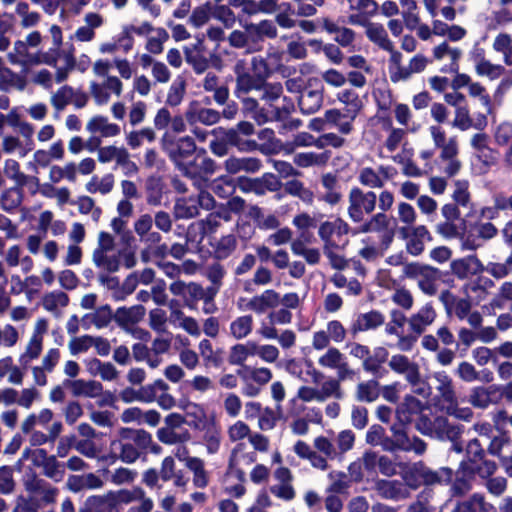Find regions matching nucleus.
<instances>
[{"instance_id": "obj_1", "label": "nucleus", "mask_w": 512, "mask_h": 512, "mask_svg": "<svg viewBox=\"0 0 512 512\" xmlns=\"http://www.w3.org/2000/svg\"><path fill=\"white\" fill-rule=\"evenodd\" d=\"M497 470V464L486 458L485 450L477 438L470 440L466 446L464 459L456 471L452 469L450 492L453 497L465 496L473 487L476 475L481 478L492 476Z\"/></svg>"}, {"instance_id": "obj_2", "label": "nucleus", "mask_w": 512, "mask_h": 512, "mask_svg": "<svg viewBox=\"0 0 512 512\" xmlns=\"http://www.w3.org/2000/svg\"><path fill=\"white\" fill-rule=\"evenodd\" d=\"M452 475L450 467L432 470L423 461H418L404 471L402 478L409 488L416 490L422 485H447L451 482Z\"/></svg>"}, {"instance_id": "obj_3", "label": "nucleus", "mask_w": 512, "mask_h": 512, "mask_svg": "<svg viewBox=\"0 0 512 512\" xmlns=\"http://www.w3.org/2000/svg\"><path fill=\"white\" fill-rule=\"evenodd\" d=\"M404 277L415 279L420 277L418 281L419 288L427 295L436 294V281L441 277V271L433 266L421 264L419 262L407 263L403 270Z\"/></svg>"}, {"instance_id": "obj_4", "label": "nucleus", "mask_w": 512, "mask_h": 512, "mask_svg": "<svg viewBox=\"0 0 512 512\" xmlns=\"http://www.w3.org/2000/svg\"><path fill=\"white\" fill-rule=\"evenodd\" d=\"M216 162L210 158L204 148H199L189 160L184 162L178 170L190 179L206 180L216 170Z\"/></svg>"}, {"instance_id": "obj_5", "label": "nucleus", "mask_w": 512, "mask_h": 512, "mask_svg": "<svg viewBox=\"0 0 512 512\" xmlns=\"http://www.w3.org/2000/svg\"><path fill=\"white\" fill-rule=\"evenodd\" d=\"M348 215L354 223L364 219V213L371 214L376 207L377 196L373 191L364 192L359 187H352L349 192Z\"/></svg>"}, {"instance_id": "obj_6", "label": "nucleus", "mask_w": 512, "mask_h": 512, "mask_svg": "<svg viewBox=\"0 0 512 512\" xmlns=\"http://www.w3.org/2000/svg\"><path fill=\"white\" fill-rule=\"evenodd\" d=\"M162 141L163 149L177 169L199 150L195 140L190 136H184L178 139H167L166 136H164Z\"/></svg>"}, {"instance_id": "obj_7", "label": "nucleus", "mask_w": 512, "mask_h": 512, "mask_svg": "<svg viewBox=\"0 0 512 512\" xmlns=\"http://www.w3.org/2000/svg\"><path fill=\"white\" fill-rule=\"evenodd\" d=\"M307 87L310 88L298 99V106L302 114L310 115L317 112L323 104L324 87L318 78H309Z\"/></svg>"}, {"instance_id": "obj_8", "label": "nucleus", "mask_w": 512, "mask_h": 512, "mask_svg": "<svg viewBox=\"0 0 512 512\" xmlns=\"http://www.w3.org/2000/svg\"><path fill=\"white\" fill-rule=\"evenodd\" d=\"M222 184L231 187L233 190L237 186L243 193L253 192L256 195H263V189L260 177L258 178H250L247 176H239L236 180V184L234 180L229 176H220L214 181V191L219 194V190L222 189Z\"/></svg>"}, {"instance_id": "obj_9", "label": "nucleus", "mask_w": 512, "mask_h": 512, "mask_svg": "<svg viewBox=\"0 0 512 512\" xmlns=\"http://www.w3.org/2000/svg\"><path fill=\"white\" fill-rule=\"evenodd\" d=\"M389 367L397 374H404L408 383L417 386L421 381L419 366L411 362L409 358L402 354L393 355L389 361Z\"/></svg>"}, {"instance_id": "obj_10", "label": "nucleus", "mask_w": 512, "mask_h": 512, "mask_svg": "<svg viewBox=\"0 0 512 512\" xmlns=\"http://www.w3.org/2000/svg\"><path fill=\"white\" fill-rule=\"evenodd\" d=\"M408 423L400 422L397 420L390 430L392 437L385 438L383 442V450L388 452L406 451L409 452L408 439L409 436L406 431Z\"/></svg>"}, {"instance_id": "obj_11", "label": "nucleus", "mask_w": 512, "mask_h": 512, "mask_svg": "<svg viewBox=\"0 0 512 512\" xmlns=\"http://www.w3.org/2000/svg\"><path fill=\"white\" fill-rule=\"evenodd\" d=\"M452 273L458 279H466L469 274H479L484 271V265L476 254L455 259L450 263Z\"/></svg>"}, {"instance_id": "obj_12", "label": "nucleus", "mask_w": 512, "mask_h": 512, "mask_svg": "<svg viewBox=\"0 0 512 512\" xmlns=\"http://www.w3.org/2000/svg\"><path fill=\"white\" fill-rule=\"evenodd\" d=\"M279 303V293L273 289H267L261 295L252 297L247 303L246 309L262 314L269 308L277 307Z\"/></svg>"}, {"instance_id": "obj_13", "label": "nucleus", "mask_w": 512, "mask_h": 512, "mask_svg": "<svg viewBox=\"0 0 512 512\" xmlns=\"http://www.w3.org/2000/svg\"><path fill=\"white\" fill-rule=\"evenodd\" d=\"M4 173L6 176L15 181L16 185L25 186L29 182H34V188L31 195L38 193L39 178L36 176L26 175L20 171V164L14 159H7L5 161Z\"/></svg>"}, {"instance_id": "obj_14", "label": "nucleus", "mask_w": 512, "mask_h": 512, "mask_svg": "<svg viewBox=\"0 0 512 512\" xmlns=\"http://www.w3.org/2000/svg\"><path fill=\"white\" fill-rule=\"evenodd\" d=\"M244 29L251 36V43H258L264 38L274 39L277 37V27L271 20H261L258 24L247 23Z\"/></svg>"}, {"instance_id": "obj_15", "label": "nucleus", "mask_w": 512, "mask_h": 512, "mask_svg": "<svg viewBox=\"0 0 512 512\" xmlns=\"http://www.w3.org/2000/svg\"><path fill=\"white\" fill-rule=\"evenodd\" d=\"M218 133L224 134L229 147H235L239 152H253L258 149L259 145L255 140L243 138V135L233 128L218 127Z\"/></svg>"}, {"instance_id": "obj_16", "label": "nucleus", "mask_w": 512, "mask_h": 512, "mask_svg": "<svg viewBox=\"0 0 512 512\" xmlns=\"http://www.w3.org/2000/svg\"><path fill=\"white\" fill-rule=\"evenodd\" d=\"M166 185L160 175H150L145 181L146 202L150 206H159L162 203Z\"/></svg>"}, {"instance_id": "obj_17", "label": "nucleus", "mask_w": 512, "mask_h": 512, "mask_svg": "<svg viewBox=\"0 0 512 512\" xmlns=\"http://www.w3.org/2000/svg\"><path fill=\"white\" fill-rule=\"evenodd\" d=\"M385 322L384 315L378 310H371L360 314L351 325V332L355 335L358 332L376 329Z\"/></svg>"}, {"instance_id": "obj_18", "label": "nucleus", "mask_w": 512, "mask_h": 512, "mask_svg": "<svg viewBox=\"0 0 512 512\" xmlns=\"http://www.w3.org/2000/svg\"><path fill=\"white\" fill-rule=\"evenodd\" d=\"M224 165L229 174H237L240 171L255 173L262 167V162L256 157H229L225 160Z\"/></svg>"}, {"instance_id": "obj_19", "label": "nucleus", "mask_w": 512, "mask_h": 512, "mask_svg": "<svg viewBox=\"0 0 512 512\" xmlns=\"http://www.w3.org/2000/svg\"><path fill=\"white\" fill-rule=\"evenodd\" d=\"M65 386H70L74 396H85L94 398L102 393L103 386L95 380L85 381L83 379L64 381Z\"/></svg>"}, {"instance_id": "obj_20", "label": "nucleus", "mask_w": 512, "mask_h": 512, "mask_svg": "<svg viewBox=\"0 0 512 512\" xmlns=\"http://www.w3.org/2000/svg\"><path fill=\"white\" fill-rule=\"evenodd\" d=\"M423 409L422 402L413 395H406L402 403L396 408V418L400 422L410 424L413 415L420 414Z\"/></svg>"}, {"instance_id": "obj_21", "label": "nucleus", "mask_w": 512, "mask_h": 512, "mask_svg": "<svg viewBox=\"0 0 512 512\" xmlns=\"http://www.w3.org/2000/svg\"><path fill=\"white\" fill-rule=\"evenodd\" d=\"M146 309L143 305L138 304L130 308L125 306L117 308L114 314V320L122 327H127L128 324H136L145 316Z\"/></svg>"}, {"instance_id": "obj_22", "label": "nucleus", "mask_w": 512, "mask_h": 512, "mask_svg": "<svg viewBox=\"0 0 512 512\" xmlns=\"http://www.w3.org/2000/svg\"><path fill=\"white\" fill-rule=\"evenodd\" d=\"M436 318V312L431 303H426L416 314L409 319V325L413 332L421 335L425 327L430 325Z\"/></svg>"}, {"instance_id": "obj_23", "label": "nucleus", "mask_w": 512, "mask_h": 512, "mask_svg": "<svg viewBox=\"0 0 512 512\" xmlns=\"http://www.w3.org/2000/svg\"><path fill=\"white\" fill-rule=\"evenodd\" d=\"M378 494L384 499L399 500L405 497L404 485L397 480L381 479L376 482Z\"/></svg>"}, {"instance_id": "obj_24", "label": "nucleus", "mask_w": 512, "mask_h": 512, "mask_svg": "<svg viewBox=\"0 0 512 512\" xmlns=\"http://www.w3.org/2000/svg\"><path fill=\"white\" fill-rule=\"evenodd\" d=\"M23 187L15 185L3 191L1 195V208L4 211L12 213L22 204L24 199Z\"/></svg>"}, {"instance_id": "obj_25", "label": "nucleus", "mask_w": 512, "mask_h": 512, "mask_svg": "<svg viewBox=\"0 0 512 512\" xmlns=\"http://www.w3.org/2000/svg\"><path fill=\"white\" fill-rule=\"evenodd\" d=\"M213 248V257L218 260L227 259L236 249L237 247V239L235 235L228 234L222 236L219 240H217L214 244L210 243Z\"/></svg>"}, {"instance_id": "obj_26", "label": "nucleus", "mask_w": 512, "mask_h": 512, "mask_svg": "<svg viewBox=\"0 0 512 512\" xmlns=\"http://www.w3.org/2000/svg\"><path fill=\"white\" fill-rule=\"evenodd\" d=\"M86 505L90 506L94 512H116L113 491L105 495H92L86 499Z\"/></svg>"}, {"instance_id": "obj_27", "label": "nucleus", "mask_w": 512, "mask_h": 512, "mask_svg": "<svg viewBox=\"0 0 512 512\" xmlns=\"http://www.w3.org/2000/svg\"><path fill=\"white\" fill-rule=\"evenodd\" d=\"M366 36L383 50H391L392 42L389 40L386 30L380 23H372L367 26Z\"/></svg>"}, {"instance_id": "obj_28", "label": "nucleus", "mask_w": 512, "mask_h": 512, "mask_svg": "<svg viewBox=\"0 0 512 512\" xmlns=\"http://www.w3.org/2000/svg\"><path fill=\"white\" fill-rule=\"evenodd\" d=\"M110 448L112 450L119 449L120 452L118 457H120V460L126 464L136 462L141 455L140 450L136 446L129 442L123 443L121 440H112Z\"/></svg>"}, {"instance_id": "obj_29", "label": "nucleus", "mask_w": 512, "mask_h": 512, "mask_svg": "<svg viewBox=\"0 0 512 512\" xmlns=\"http://www.w3.org/2000/svg\"><path fill=\"white\" fill-rule=\"evenodd\" d=\"M265 83L249 72L238 73L236 77V93H248L251 90H262Z\"/></svg>"}, {"instance_id": "obj_30", "label": "nucleus", "mask_w": 512, "mask_h": 512, "mask_svg": "<svg viewBox=\"0 0 512 512\" xmlns=\"http://www.w3.org/2000/svg\"><path fill=\"white\" fill-rule=\"evenodd\" d=\"M199 430L204 431L203 439L209 453L214 454L220 447V432L214 421L203 424Z\"/></svg>"}, {"instance_id": "obj_31", "label": "nucleus", "mask_w": 512, "mask_h": 512, "mask_svg": "<svg viewBox=\"0 0 512 512\" xmlns=\"http://www.w3.org/2000/svg\"><path fill=\"white\" fill-rule=\"evenodd\" d=\"M436 423L437 431L444 433L451 442L459 440L464 432L462 424H450L446 417H436Z\"/></svg>"}, {"instance_id": "obj_32", "label": "nucleus", "mask_w": 512, "mask_h": 512, "mask_svg": "<svg viewBox=\"0 0 512 512\" xmlns=\"http://www.w3.org/2000/svg\"><path fill=\"white\" fill-rule=\"evenodd\" d=\"M253 327V318L251 315H244L236 318L230 324L231 335L236 339H242L249 335Z\"/></svg>"}, {"instance_id": "obj_33", "label": "nucleus", "mask_w": 512, "mask_h": 512, "mask_svg": "<svg viewBox=\"0 0 512 512\" xmlns=\"http://www.w3.org/2000/svg\"><path fill=\"white\" fill-rule=\"evenodd\" d=\"M114 238L111 234L105 231H101L98 236V247L93 251L92 259L94 264H100L103 259V255L113 250Z\"/></svg>"}, {"instance_id": "obj_34", "label": "nucleus", "mask_w": 512, "mask_h": 512, "mask_svg": "<svg viewBox=\"0 0 512 512\" xmlns=\"http://www.w3.org/2000/svg\"><path fill=\"white\" fill-rule=\"evenodd\" d=\"M145 491L141 487H133L132 490L120 489L113 491V498L116 507L119 504H129L138 499H143Z\"/></svg>"}, {"instance_id": "obj_35", "label": "nucleus", "mask_w": 512, "mask_h": 512, "mask_svg": "<svg viewBox=\"0 0 512 512\" xmlns=\"http://www.w3.org/2000/svg\"><path fill=\"white\" fill-rule=\"evenodd\" d=\"M337 98L340 102L351 106L350 109H347V112L351 113L350 119L353 121L362 107L358 94L347 89L339 92Z\"/></svg>"}, {"instance_id": "obj_36", "label": "nucleus", "mask_w": 512, "mask_h": 512, "mask_svg": "<svg viewBox=\"0 0 512 512\" xmlns=\"http://www.w3.org/2000/svg\"><path fill=\"white\" fill-rule=\"evenodd\" d=\"M379 397L378 382L369 380L357 386V399L359 401L373 402Z\"/></svg>"}, {"instance_id": "obj_37", "label": "nucleus", "mask_w": 512, "mask_h": 512, "mask_svg": "<svg viewBox=\"0 0 512 512\" xmlns=\"http://www.w3.org/2000/svg\"><path fill=\"white\" fill-rule=\"evenodd\" d=\"M212 15V5L210 1L197 6L190 15L189 22L196 28L203 26L208 22Z\"/></svg>"}, {"instance_id": "obj_38", "label": "nucleus", "mask_w": 512, "mask_h": 512, "mask_svg": "<svg viewBox=\"0 0 512 512\" xmlns=\"http://www.w3.org/2000/svg\"><path fill=\"white\" fill-rule=\"evenodd\" d=\"M42 342V336L32 335L27 345L26 352L20 356L19 361L23 365H26L30 360L38 358L42 351Z\"/></svg>"}, {"instance_id": "obj_39", "label": "nucleus", "mask_w": 512, "mask_h": 512, "mask_svg": "<svg viewBox=\"0 0 512 512\" xmlns=\"http://www.w3.org/2000/svg\"><path fill=\"white\" fill-rule=\"evenodd\" d=\"M186 82L181 79L179 82L175 80L168 91L166 104L171 107L180 105L185 95Z\"/></svg>"}, {"instance_id": "obj_40", "label": "nucleus", "mask_w": 512, "mask_h": 512, "mask_svg": "<svg viewBox=\"0 0 512 512\" xmlns=\"http://www.w3.org/2000/svg\"><path fill=\"white\" fill-rule=\"evenodd\" d=\"M319 394V402H324L327 398L334 396L336 399H341L343 397V393L340 388L339 380L330 379L325 381L321 389L318 390Z\"/></svg>"}, {"instance_id": "obj_41", "label": "nucleus", "mask_w": 512, "mask_h": 512, "mask_svg": "<svg viewBox=\"0 0 512 512\" xmlns=\"http://www.w3.org/2000/svg\"><path fill=\"white\" fill-rule=\"evenodd\" d=\"M74 96V89L69 85L60 87L57 92L52 96V105L57 110H63L71 101Z\"/></svg>"}, {"instance_id": "obj_42", "label": "nucleus", "mask_w": 512, "mask_h": 512, "mask_svg": "<svg viewBox=\"0 0 512 512\" xmlns=\"http://www.w3.org/2000/svg\"><path fill=\"white\" fill-rule=\"evenodd\" d=\"M358 180L362 185L370 188H381L384 186L383 180L371 167L362 168Z\"/></svg>"}, {"instance_id": "obj_43", "label": "nucleus", "mask_w": 512, "mask_h": 512, "mask_svg": "<svg viewBox=\"0 0 512 512\" xmlns=\"http://www.w3.org/2000/svg\"><path fill=\"white\" fill-rule=\"evenodd\" d=\"M15 489L13 468L8 465L0 467V494L8 495Z\"/></svg>"}, {"instance_id": "obj_44", "label": "nucleus", "mask_w": 512, "mask_h": 512, "mask_svg": "<svg viewBox=\"0 0 512 512\" xmlns=\"http://www.w3.org/2000/svg\"><path fill=\"white\" fill-rule=\"evenodd\" d=\"M512 440L507 432H502L499 436H495L491 439L490 444L488 446V453L499 457H505L506 455H502L501 451L505 446L511 445Z\"/></svg>"}, {"instance_id": "obj_45", "label": "nucleus", "mask_w": 512, "mask_h": 512, "mask_svg": "<svg viewBox=\"0 0 512 512\" xmlns=\"http://www.w3.org/2000/svg\"><path fill=\"white\" fill-rule=\"evenodd\" d=\"M212 134L215 138L209 144L211 152L218 157L226 156L229 153V145L224 134L218 133V127L213 129Z\"/></svg>"}, {"instance_id": "obj_46", "label": "nucleus", "mask_w": 512, "mask_h": 512, "mask_svg": "<svg viewBox=\"0 0 512 512\" xmlns=\"http://www.w3.org/2000/svg\"><path fill=\"white\" fill-rule=\"evenodd\" d=\"M212 16L221 21L226 28H231L236 22V17L231 8L227 5H216Z\"/></svg>"}, {"instance_id": "obj_47", "label": "nucleus", "mask_w": 512, "mask_h": 512, "mask_svg": "<svg viewBox=\"0 0 512 512\" xmlns=\"http://www.w3.org/2000/svg\"><path fill=\"white\" fill-rule=\"evenodd\" d=\"M251 70V74L258 77L264 83L267 81V79L270 77L272 73L267 61L260 56H255L252 58Z\"/></svg>"}, {"instance_id": "obj_48", "label": "nucleus", "mask_w": 512, "mask_h": 512, "mask_svg": "<svg viewBox=\"0 0 512 512\" xmlns=\"http://www.w3.org/2000/svg\"><path fill=\"white\" fill-rule=\"evenodd\" d=\"M467 498L472 504L474 512H499L498 507L487 502L485 496L481 493H474Z\"/></svg>"}, {"instance_id": "obj_49", "label": "nucleus", "mask_w": 512, "mask_h": 512, "mask_svg": "<svg viewBox=\"0 0 512 512\" xmlns=\"http://www.w3.org/2000/svg\"><path fill=\"white\" fill-rule=\"evenodd\" d=\"M113 318L114 315L112 314L111 306L109 304H105L96 310L93 315L92 322L98 329H101L106 327Z\"/></svg>"}, {"instance_id": "obj_50", "label": "nucleus", "mask_w": 512, "mask_h": 512, "mask_svg": "<svg viewBox=\"0 0 512 512\" xmlns=\"http://www.w3.org/2000/svg\"><path fill=\"white\" fill-rule=\"evenodd\" d=\"M343 360V354L339 351V349L335 347H330L327 352L322 355L318 362L323 367H328L331 369H335Z\"/></svg>"}, {"instance_id": "obj_51", "label": "nucleus", "mask_w": 512, "mask_h": 512, "mask_svg": "<svg viewBox=\"0 0 512 512\" xmlns=\"http://www.w3.org/2000/svg\"><path fill=\"white\" fill-rule=\"evenodd\" d=\"M503 71L504 68L501 65H494L488 60L479 61L476 65L477 74L480 76L486 75L490 79L498 78Z\"/></svg>"}, {"instance_id": "obj_52", "label": "nucleus", "mask_w": 512, "mask_h": 512, "mask_svg": "<svg viewBox=\"0 0 512 512\" xmlns=\"http://www.w3.org/2000/svg\"><path fill=\"white\" fill-rule=\"evenodd\" d=\"M456 189L452 195L454 201L466 207L470 201V193L468 191L469 183L467 180H456L455 181Z\"/></svg>"}, {"instance_id": "obj_53", "label": "nucleus", "mask_w": 512, "mask_h": 512, "mask_svg": "<svg viewBox=\"0 0 512 512\" xmlns=\"http://www.w3.org/2000/svg\"><path fill=\"white\" fill-rule=\"evenodd\" d=\"M184 53L186 62L192 65L196 74H202L209 67V62L204 56L200 54L193 55L188 48H185Z\"/></svg>"}, {"instance_id": "obj_54", "label": "nucleus", "mask_w": 512, "mask_h": 512, "mask_svg": "<svg viewBox=\"0 0 512 512\" xmlns=\"http://www.w3.org/2000/svg\"><path fill=\"white\" fill-rule=\"evenodd\" d=\"M351 10H358L368 16L377 13L378 4L375 0H347Z\"/></svg>"}, {"instance_id": "obj_55", "label": "nucleus", "mask_w": 512, "mask_h": 512, "mask_svg": "<svg viewBox=\"0 0 512 512\" xmlns=\"http://www.w3.org/2000/svg\"><path fill=\"white\" fill-rule=\"evenodd\" d=\"M438 380L441 382L438 390L444 401L448 402L451 406H456L457 400L454 389L452 387L451 379L447 375H444L443 379L438 378Z\"/></svg>"}, {"instance_id": "obj_56", "label": "nucleus", "mask_w": 512, "mask_h": 512, "mask_svg": "<svg viewBox=\"0 0 512 512\" xmlns=\"http://www.w3.org/2000/svg\"><path fill=\"white\" fill-rule=\"evenodd\" d=\"M469 402L477 408H486L490 404V398L487 396L485 387L478 386L471 390Z\"/></svg>"}, {"instance_id": "obj_57", "label": "nucleus", "mask_w": 512, "mask_h": 512, "mask_svg": "<svg viewBox=\"0 0 512 512\" xmlns=\"http://www.w3.org/2000/svg\"><path fill=\"white\" fill-rule=\"evenodd\" d=\"M203 289L204 288L196 282H190L187 284V292L189 294V298L185 299V305L189 309H195L197 301L203 300Z\"/></svg>"}, {"instance_id": "obj_58", "label": "nucleus", "mask_w": 512, "mask_h": 512, "mask_svg": "<svg viewBox=\"0 0 512 512\" xmlns=\"http://www.w3.org/2000/svg\"><path fill=\"white\" fill-rule=\"evenodd\" d=\"M388 438L385 429L379 424L370 426L366 433V442L372 446L380 445L383 448L384 439Z\"/></svg>"}, {"instance_id": "obj_59", "label": "nucleus", "mask_w": 512, "mask_h": 512, "mask_svg": "<svg viewBox=\"0 0 512 512\" xmlns=\"http://www.w3.org/2000/svg\"><path fill=\"white\" fill-rule=\"evenodd\" d=\"M473 121L469 114V109L466 106L457 107L455 111V119L453 121V126L459 128L462 131H465L472 127Z\"/></svg>"}, {"instance_id": "obj_60", "label": "nucleus", "mask_w": 512, "mask_h": 512, "mask_svg": "<svg viewBox=\"0 0 512 512\" xmlns=\"http://www.w3.org/2000/svg\"><path fill=\"white\" fill-rule=\"evenodd\" d=\"M150 327L158 333L167 332L165 328L166 312L162 309H153L149 313Z\"/></svg>"}, {"instance_id": "obj_61", "label": "nucleus", "mask_w": 512, "mask_h": 512, "mask_svg": "<svg viewBox=\"0 0 512 512\" xmlns=\"http://www.w3.org/2000/svg\"><path fill=\"white\" fill-rule=\"evenodd\" d=\"M456 373L464 382H473L479 379V372L467 361H463L458 365Z\"/></svg>"}, {"instance_id": "obj_62", "label": "nucleus", "mask_w": 512, "mask_h": 512, "mask_svg": "<svg viewBox=\"0 0 512 512\" xmlns=\"http://www.w3.org/2000/svg\"><path fill=\"white\" fill-rule=\"evenodd\" d=\"M93 336L83 335L78 338H73L69 343L71 354L76 355L80 352L87 351L92 346Z\"/></svg>"}, {"instance_id": "obj_63", "label": "nucleus", "mask_w": 512, "mask_h": 512, "mask_svg": "<svg viewBox=\"0 0 512 512\" xmlns=\"http://www.w3.org/2000/svg\"><path fill=\"white\" fill-rule=\"evenodd\" d=\"M39 504L37 500L32 497H25L23 495H19L16 498V505L13 509V512H38Z\"/></svg>"}, {"instance_id": "obj_64", "label": "nucleus", "mask_w": 512, "mask_h": 512, "mask_svg": "<svg viewBox=\"0 0 512 512\" xmlns=\"http://www.w3.org/2000/svg\"><path fill=\"white\" fill-rule=\"evenodd\" d=\"M512 140V124L504 122L495 132V141L500 146L507 145Z\"/></svg>"}]
</instances>
